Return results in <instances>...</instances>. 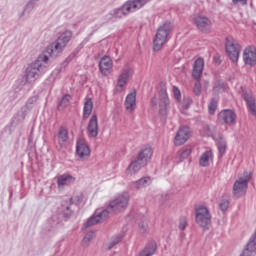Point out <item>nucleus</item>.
<instances>
[{
	"label": "nucleus",
	"instance_id": "nucleus-34",
	"mask_svg": "<svg viewBox=\"0 0 256 256\" xmlns=\"http://www.w3.org/2000/svg\"><path fill=\"white\" fill-rule=\"evenodd\" d=\"M208 111L210 115H215V111H217V99L212 98L209 105Z\"/></svg>",
	"mask_w": 256,
	"mask_h": 256
},
{
	"label": "nucleus",
	"instance_id": "nucleus-17",
	"mask_svg": "<svg viewBox=\"0 0 256 256\" xmlns=\"http://www.w3.org/2000/svg\"><path fill=\"white\" fill-rule=\"evenodd\" d=\"M243 60L245 65H255L256 64V50L255 47H247L243 52Z\"/></svg>",
	"mask_w": 256,
	"mask_h": 256
},
{
	"label": "nucleus",
	"instance_id": "nucleus-16",
	"mask_svg": "<svg viewBox=\"0 0 256 256\" xmlns=\"http://www.w3.org/2000/svg\"><path fill=\"white\" fill-rule=\"evenodd\" d=\"M76 155H78V157H80V159H85V157H89V155H91V150L89 149V145H87L85 140L77 141Z\"/></svg>",
	"mask_w": 256,
	"mask_h": 256
},
{
	"label": "nucleus",
	"instance_id": "nucleus-9",
	"mask_svg": "<svg viewBox=\"0 0 256 256\" xmlns=\"http://www.w3.org/2000/svg\"><path fill=\"white\" fill-rule=\"evenodd\" d=\"M225 49L230 61H232V63H237L239 61V53H241V45H239V43L232 37H227Z\"/></svg>",
	"mask_w": 256,
	"mask_h": 256
},
{
	"label": "nucleus",
	"instance_id": "nucleus-47",
	"mask_svg": "<svg viewBox=\"0 0 256 256\" xmlns=\"http://www.w3.org/2000/svg\"><path fill=\"white\" fill-rule=\"evenodd\" d=\"M151 104L153 105V106H155V105H157V98H152L151 99Z\"/></svg>",
	"mask_w": 256,
	"mask_h": 256
},
{
	"label": "nucleus",
	"instance_id": "nucleus-28",
	"mask_svg": "<svg viewBox=\"0 0 256 256\" xmlns=\"http://www.w3.org/2000/svg\"><path fill=\"white\" fill-rule=\"evenodd\" d=\"M128 80H129V70H123L118 77V82H117L118 87H120V89H123V87L127 85Z\"/></svg>",
	"mask_w": 256,
	"mask_h": 256
},
{
	"label": "nucleus",
	"instance_id": "nucleus-13",
	"mask_svg": "<svg viewBox=\"0 0 256 256\" xmlns=\"http://www.w3.org/2000/svg\"><path fill=\"white\" fill-rule=\"evenodd\" d=\"M218 119L223 121L226 125H235L237 121V114H235L231 109H225L218 114Z\"/></svg>",
	"mask_w": 256,
	"mask_h": 256
},
{
	"label": "nucleus",
	"instance_id": "nucleus-15",
	"mask_svg": "<svg viewBox=\"0 0 256 256\" xmlns=\"http://www.w3.org/2000/svg\"><path fill=\"white\" fill-rule=\"evenodd\" d=\"M88 136L95 138L99 135V122L97 120V114L91 116L87 126Z\"/></svg>",
	"mask_w": 256,
	"mask_h": 256
},
{
	"label": "nucleus",
	"instance_id": "nucleus-32",
	"mask_svg": "<svg viewBox=\"0 0 256 256\" xmlns=\"http://www.w3.org/2000/svg\"><path fill=\"white\" fill-rule=\"evenodd\" d=\"M211 157V151L204 152L200 159L199 164L201 167H208L209 166V158Z\"/></svg>",
	"mask_w": 256,
	"mask_h": 256
},
{
	"label": "nucleus",
	"instance_id": "nucleus-43",
	"mask_svg": "<svg viewBox=\"0 0 256 256\" xmlns=\"http://www.w3.org/2000/svg\"><path fill=\"white\" fill-rule=\"evenodd\" d=\"M220 211H227L229 209V200H222L219 204Z\"/></svg>",
	"mask_w": 256,
	"mask_h": 256
},
{
	"label": "nucleus",
	"instance_id": "nucleus-45",
	"mask_svg": "<svg viewBox=\"0 0 256 256\" xmlns=\"http://www.w3.org/2000/svg\"><path fill=\"white\" fill-rule=\"evenodd\" d=\"M233 5H237V3H241V5H247V0H232Z\"/></svg>",
	"mask_w": 256,
	"mask_h": 256
},
{
	"label": "nucleus",
	"instance_id": "nucleus-33",
	"mask_svg": "<svg viewBox=\"0 0 256 256\" xmlns=\"http://www.w3.org/2000/svg\"><path fill=\"white\" fill-rule=\"evenodd\" d=\"M123 239L122 235H117L112 237L111 241L107 244V249L108 251H111V249H113V247H115V245H119V243H121Z\"/></svg>",
	"mask_w": 256,
	"mask_h": 256
},
{
	"label": "nucleus",
	"instance_id": "nucleus-1",
	"mask_svg": "<svg viewBox=\"0 0 256 256\" xmlns=\"http://www.w3.org/2000/svg\"><path fill=\"white\" fill-rule=\"evenodd\" d=\"M127 205H129V193L124 192L111 200L106 209L96 210L95 215L91 216L84 224V229H89V227L105 221V219L109 218L110 213H121V211H125Z\"/></svg>",
	"mask_w": 256,
	"mask_h": 256
},
{
	"label": "nucleus",
	"instance_id": "nucleus-38",
	"mask_svg": "<svg viewBox=\"0 0 256 256\" xmlns=\"http://www.w3.org/2000/svg\"><path fill=\"white\" fill-rule=\"evenodd\" d=\"M138 227L140 233H147V231H149V224L146 220H142L140 223H138Z\"/></svg>",
	"mask_w": 256,
	"mask_h": 256
},
{
	"label": "nucleus",
	"instance_id": "nucleus-7",
	"mask_svg": "<svg viewBox=\"0 0 256 256\" xmlns=\"http://www.w3.org/2000/svg\"><path fill=\"white\" fill-rule=\"evenodd\" d=\"M249 181H251V173L244 172L243 177H239L238 180L234 182L233 185V195L234 197H241V195H245L247 193V187L249 185Z\"/></svg>",
	"mask_w": 256,
	"mask_h": 256
},
{
	"label": "nucleus",
	"instance_id": "nucleus-10",
	"mask_svg": "<svg viewBox=\"0 0 256 256\" xmlns=\"http://www.w3.org/2000/svg\"><path fill=\"white\" fill-rule=\"evenodd\" d=\"M159 114L162 117H167V107H169V96L167 95V88L165 85H160L159 90Z\"/></svg>",
	"mask_w": 256,
	"mask_h": 256
},
{
	"label": "nucleus",
	"instance_id": "nucleus-36",
	"mask_svg": "<svg viewBox=\"0 0 256 256\" xmlns=\"http://www.w3.org/2000/svg\"><path fill=\"white\" fill-rule=\"evenodd\" d=\"M39 99L38 96H32L30 97L27 102H26V109H28V111H31V109H33V105H35V103H37V100Z\"/></svg>",
	"mask_w": 256,
	"mask_h": 256
},
{
	"label": "nucleus",
	"instance_id": "nucleus-24",
	"mask_svg": "<svg viewBox=\"0 0 256 256\" xmlns=\"http://www.w3.org/2000/svg\"><path fill=\"white\" fill-rule=\"evenodd\" d=\"M71 183H75V178L69 174H63L57 178L58 187H65V185H71Z\"/></svg>",
	"mask_w": 256,
	"mask_h": 256
},
{
	"label": "nucleus",
	"instance_id": "nucleus-37",
	"mask_svg": "<svg viewBox=\"0 0 256 256\" xmlns=\"http://www.w3.org/2000/svg\"><path fill=\"white\" fill-rule=\"evenodd\" d=\"M187 225H188L187 217H185V216L180 217L179 224H178V229L180 231H185V229H187Z\"/></svg>",
	"mask_w": 256,
	"mask_h": 256
},
{
	"label": "nucleus",
	"instance_id": "nucleus-14",
	"mask_svg": "<svg viewBox=\"0 0 256 256\" xmlns=\"http://www.w3.org/2000/svg\"><path fill=\"white\" fill-rule=\"evenodd\" d=\"M98 67L100 69V73L107 77L109 73H111V69H113V60H111V57L104 56L99 61Z\"/></svg>",
	"mask_w": 256,
	"mask_h": 256
},
{
	"label": "nucleus",
	"instance_id": "nucleus-35",
	"mask_svg": "<svg viewBox=\"0 0 256 256\" xmlns=\"http://www.w3.org/2000/svg\"><path fill=\"white\" fill-rule=\"evenodd\" d=\"M35 7V4L32 1H29L26 6L24 7L22 13L19 14V17H24L25 13H31V11H33V8Z\"/></svg>",
	"mask_w": 256,
	"mask_h": 256
},
{
	"label": "nucleus",
	"instance_id": "nucleus-40",
	"mask_svg": "<svg viewBox=\"0 0 256 256\" xmlns=\"http://www.w3.org/2000/svg\"><path fill=\"white\" fill-rule=\"evenodd\" d=\"M77 53H79V50H75L74 52H72L64 61V63L66 65H68V63H71V61H73V59H75V57L77 56Z\"/></svg>",
	"mask_w": 256,
	"mask_h": 256
},
{
	"label": "nucleus",
	"instance_id": "nucleus-23",
	"mask_svg": "<svg viewBox=\"0 0 256 256\" xmlns=\"http://www.w3.org/2000/svg\"><path fill=\"white\" fill-rule=\"evenodd\" d=\"M149 183H151V178L149 176H145L137 181L132 182L130 187L131 189H143V187H147Z\"/></svg>",
	"mask_w": 256,
	"mask_h": 256
},
{
	"label": "nucleus",
	"instance_id": "nucleus-22",
	"mask_svg": "<svg viewBox=\"0 0 256 256\" xmlns=\"http://www.w3.org/2000/svg\"><path fill=\"white\" fill-rule=\"evenodd\" d=\"M244 101L246 102V105L248 107V111L251 113V115H256V100L255 97L252 95L245 93L244 94Z\"/></svg>",
	"mask_w": 256,
	"mask_h": 256
},
{
	"label": "nucleus",
	"instance_id": "nucleus-21",
	"mask_svg": "<svg viewBox=\"0 0 256 256\" xmlns=\"http://www.w3.org/2000/svg\"><path fill=\"white\" fill-rule=\"evenodd\" d=\"M58 145L60 148L63 149L67 145V141H69V132L65 127L61 126L58 131Z\"/></svg>",
	"mask_w": 256,
	"mask_h": 256
},
{
	"label": "nucleus",
	"instance_id": "nucleus-26",
	"mask_svg": "<svg viewBox=\"0 0 256 256\" xmlns=\"http://www.w3.org/2000/svg\"><path fill=\"white\" fill-rule=\"evenodd\" d=\"M48 227V231H53L54 229H57V227H61V218H59V215H52V217L48 220Z\"/></svg>",
	"mask_w": 256,
	"mask_h": 256
},
{
	"label": "nucleus",
	"instance_id": "nucleus-25",
	"mask_svg": "<svg viewBox=\"0 0 256 256\" xmlns=\"http://www.w3.org/2000/svg\"><path fill=\"white\" fill-rule=\"evenodd\" d=\"M91 113H93V101L90 98H86L83 108V119H89Z\"/></svg>",
	"mask_w": 256,
	"mask_h": 256
},
{
	"label": "nucleus",
	"instance_id": "nucleus-41",
	"mask_svg": "<svg viewBox=\"0 0 256 256\" xmlns=\"http://www.w3.org/2000/svg\"><path fill=\"white\" fill-rule=\"evenodd\" d=\"M173 95L176 101H181V90L177 86H173Z\"/></svg>",
	"mask_w": 256,
	"mask_h": 256
},
{
	"label": "nucleus",
	"instance_id": "nucleus-11",
	"mask_svg": "<svg viewBox=\"0 0 256 256\" xmlns=\"http://www.w3.org/2000/svg\"><path fill=\"white\" fill-rule=\"evenodd\" d=\"M191 135V131L189 130V127L187 126H181L174 138V144L177 146L185 145L187 141H189V137Z\"/></svg>",
	"mask_w": 256,
	"mask_h": 256
},
{
	"label": "nucleus",
	"instance_id": "nucleus-44",
	"mask_svg": "<svg viewBox=\"0 0 256 256\" xmlns=\"http://www.w3.org/2000/svg\"><path fill=\"white\" fill-rule=\"evenodd\" d=\"M93 235H94V232L93 231H90L88 232L84 238H83V243H89V241H91L93 239Z\"/></svg>",
	"mask_w": 256,
	"mask_h": 256
},
{
	"label": "nucleus",
	"instance_id": "nucleus-2",
	"mask_svg": "<svg viewBox=\"0 0 256 256\" xmlns=\"http://www.w3.org/2000/svg\"><path fill=\"white\" fill-rule=\"evenodd\" d=\"M151 3V0H128L122 6L113 9L105 16L106 23L113 21V19H123L129 13H135L139 9H143L144 5Z\"/></svg>",
	"mask_w": 256,
	"mask_h": 256
},
{
	"label": "nucleus",
	"instance_id": "nucleus-19",
	"mask_svg": "<svg viewBox=\"0 0 256 256\" xmlns=\"http://www.w3.org/2000/svg\"><path fill=\"white\" fill-rule=\"evenodd\" d=\"M214 141L217 143V148L219 152V156L223 157L225 153H227V141L223 137L222 134H217L213 136Z\"/></svg>",
	"mask_w": 256,
	"mask_h": 256
},
{
	"label": "nucleus",
	"instance_id": "nucleus-3",
	"mask_svg": "<svg viewBox=\"0 0 256 256\" xmlns=\"http://www.w3.org/2000/svg\"><path fill=\"white\" fill-rule=\"evenodd\" d=\"M43 63H45V65L49 63V56L45 54H40L37 60L26 68V83H35V81L38 80L41 73H43V69H45V65H43Z\"/></svg>",
	"mask_w": 256,
	"mask_h": 256
},
{
	"label": "nucleus",
	"instance_id": "nucleus-20",
	"mask_svg": "<svg viewBox=\"0 0 256 256\" xmlns=\"http://www.w3.org/2000/svg\"><path fill=\"white\" fill-rule=\"evenodd\" d=\"M137 103V91L130 92L125 99L126 111H134Z\"/></svg>",
	"mask_w": 256,
	"mask_h": 256
},
{
	"label": "nucleus",
	"instance_id": "nucleus-46",
	"mask_svg": "<svg viewBox=\"0 0 256 256\" xmlns=\"http://www.w3.org/2000/svg\"><path fill=\"white\" fill-rule=\"evenodd\" d=\"M193 103L192 99H188V104H185L184 109H189V106Z\"/></svg>",
	"mask_w": 256,
	"mask_h": 256
},
{
	"label": "nucleus",
	"instance_id": "nucleus-5",
	"mask_svg": "<svg viewBox=\"0 0 256 256\" xmlns=\"http://www.w3.org/2000/svg\"><path fill=\"white\" fill-rule=\"evenodd\" d=\"M171 29H173V25L171 22H165L157 29V33L154 38V51H161L163 49V46L167 43V37H169V34L171 33Z\"/></svg>",
	"mask_w": 256,
	"mask_h": 256
},
{
	"label": "nucleus",
	"instance_id": "nucleus-4",
	"mask_svg": "<svg viewBox=\"0 0 256 256\" xmlns=\"http://www.w3.org/2000/svg\"><path fill=\"white\" fill-rule=\"evenodd\" d=\"M151 157H153V149L150 146L143 147L136 159L129 164L127 168L128 174L135 175L137 171H141L151 161Z\"/></svg>",
	"mask_w": 256,
	"mask_h": 256
},
{
	"label": "nucleus",
	"instance_id": "nucleus-49",
	"mask_svg": "<svg viewBox=\"0 0 256 256\" xmlns=\"http://www.w3.org/2000/svg\"><path fill=\"white\" fill-rule=\"evenodd\" d=\"M32 3H33V1H39V0H30Z\"/></svg>",
	"mask_w": 256,
	"mask_h": 256
},
{
	"label": "nucleus",
	"instance_id": "nucleus-6",
	"mask_svg": "<svg viewBox=\"0 0 256 256\" xmlns=\"http://www.w3.org/2000/svg\"><path fill=\"white\" fill-rule=\"evenodd\" d=\"M73 38V32L71 30H66L63 32L54 42V47L50 49V52L48 50V53H51V55L63 53V49L67 47L69 41Z\"/></svg>",
	"mask_w": 256,
	"mask_h": 256
},
{
	"label": "nucleus",
	"instance_id": "nucleus-29",
	"mask_svg": "<svg viewBox=\"0 0 256 256\" xmlns=\"http://www.w3.org/2000/svg\"><path fill=\"white\" fill-rule=\"evenodd\" d=\"M155 251H157V244H155V242H150L140 252H142L145 256H153L155 255Z\"/></svg>",
	"mask_w": 256,
	"mask_h": 256
},
{
	"label": "nucleus",
	"instance_id": "nucleus-48",
	"mask_svg": "<svg viewBox=\"0 0 256 256\" xmlns=\"http://www.w3.org/2000/svg\"><path fill=\"white\" fill-rule=\"evenodd\" d=\"M57 73H61V69H56Z\"/></svg>",
	"mask_w": 256,
	"mask_h": 256
},
{
	"label": "nucleus",
	"instance_id": "nucleus-39",
	"mask_svg": "<svg viewBox=\"0 0 256 256\" xmlns=\"http://www.w3.org/2000/svg\"><path fill=\"white\" fill-rule=\"evenodd\" d=\"M195 85H194V93L199 96L201 95V82L199 81V79H195Z\"/></svg>",
	"mask_w": 256,
	"mask_h": 256
},
{
	"label": "nucleus",
	"instance_id": "nucleus-27",
	"mask_svg": "<svg viewBox=\"0 0 256 256\" xmlns=\"http://www.w3.org/2000/svg\"><path fill=\"white\" fill-rule=\"evenodd\" d=\"M76 201H79V196H75L69 199V205L66 206L65 210L63 211V215L64 217H66V219H69V217L73 215V210L71 209V206L75 205Z\"/></svg>",
	"mask_w": 256,
	"mask_h": 256
},
{
	"label": "nucleus",
	"instance_id": "nucleus-42",
	"mask_svg": "<svg viewBox=\"0 0 256 256\" xmlns=\"http://www.w3.org/2000/svg\"><path fill=\"white\" fill-rule=\"evenodd\" d=\"M191 155V147L184 148L180 154L182 159H187Z\"/></svg>",
	"mask_w": 256,
	"mask_h": 256
},
{
	"label": "nucleus",
	"instance_id": "nucleus-18",
	"mask_svg": "<svg viewBox=\"0 0 256 256\" xmlns=\"http://www.w3.org/2000/svg\"><path fill=\"white\" fill-rule=\"evenodd\" d=\"M204 67H205V60H203V58H197L193 65V71H192L193 79H201V75H203Z\"/></svg>",
	"mask_w": 256,
	"mask_h": 256
},
{
	"label": "nucleus",
	"instance_id": "nucleus-8",
	"mask_svg": "<svg viewBox=\"0 0 256 256\" xmlns=\"http://www.w3.org/2000/svg\"><path fill=\"white\" fill-rule=\"evenodd\" d=\"M196 213V223L204 229V231H208L209 226L211 225V213H209V209L205 206H199L195 209Z\"/></svg>",
	"mask_w": 256,
	"mask_h": 256
},
{
	"label": "nucleus",
	"instance_id": "nucleus-12",
	"mask_svg": "<svg viewBox=\"0 0 256 256\" xmlns=\"http://www.w3.org/2000/svg\"><path fill=\"white\" fill-rule=\"evenodd\" d=\"M193 22L196 25L197 29H199V31H202V33H207V31H209V28L211 27V20L207 18V16H203L200 14L194 15Z\"/></svg>",
	"mask_w": 256,
	"mask_h": 256
},
{
	"label": "nucleus",
	"instance_id": "nucleus-31",
	"mask_svg": "<svg viewBox=\"0 0 256 256\" xmlns=\"http://www.w3.org/2000/svg\"><path fill=\"white\" fill-rule=\"evenodd\" d=\"M225 87V82L217 80L213 86V94L219 95V93H223V91H225Z\"/></svg>",
	"mask_w": 256,
	"mask_h": 256
},
{
	"label": "nucleus",
	"instance_id": "nucleus-30",
	"mask_svg": "<svg viewBox=\"0 0 256 256\" xmlns=\"http://www.w3.org/2000/svg\"><path fill=\"white\" fill-rule=\"evenodd\" d=\"M71 101V95L65 94L58 103V111H63L65 107H68Z\"/></svg>",
	"mask_w": 256,
	"mask_h": 256
}]
</instances>
